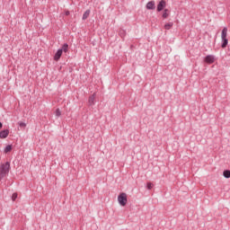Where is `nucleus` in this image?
I'll use <instances>...</instances> for the list:
<instances>
[{"instance_id": "1", "label": "nucleus", "mask_w": 230, "mask_h": 230, "mask_svg": "<svg viewBox=\"0 0 230 230\" xmlns=\"http://www.w3.org/2000/svg\"><path fill=\"white\" fill-rule=\"evenodd\" d=\"M10 172V163L6 162L0 165V179H4Z\"/></svg>"}, {"instance_id": "2", "label": "nucleus", "mask_w": 230, "mask_h": 230, "mask_svg": "<svg viewBox=\"0 0 230 230\" xmlns=\"http://www.w3.org/2000/svg\"><path fill=\"white\" fill-rule=\"evenodd\" d=\"M118 202L120 206H127V202H128V199H127V193L125 192H121L119 197H118Z\"/></svg>"}, {"instance_id": "3", "label": "nucleus", "mask_w": 230, "mask_h": 230, "mask_svg": "<svg viewBox=\"0 0 230 230\" xmlns=\"http://www.w3.org/2000/svg\"><path fill=\"white\" fill-rule=\"evenodd\" d=\"M164 8H166V1L161 0L157 4V12H162Z\"/></svg>"}, {"instance_id": "4", "label": "nucleus", "mask_w": 230, "mask_h": 230, "mask_svg": "<svg viewBox=\"0 0 230 230\" xmlns=\"http://www.w3.org/2000/svg\"><path fill=\"white\" fill-rule=\"evenodd\" d=\"M206 64H215V56L208 55L205 58Z\"/></svg>"}, {"instance_id": "5", "label": "nucleus", "mask_w": 230, "mask_h": 230, "mask_svg": "<svg viewBox=\"0 0 230 230\" xmlns=\"http://www.w3.org/2000/svg\"><path fill=\"white\" fill-rule=\"evenodd\" d=\"M8 134H10L8 129L0 131V139H6V137H8Z\"/></svg>"}, {"instance_id": "6", "label": "nucleus", "mask_w": 230, "mask_h": 230, "mask_svg": "<svg viewBox=\"0 0 230 230\" xmlns=\"http://www.w3.org/2000/svg\"><path fill=\"white\" fill-rule=\"evenodd\" d=\"M62 49H58L57 52H56V54H55V56H54V60L56 61V62H58V60H60V57H62Z\"/></svg>"}, {"instance_id": "7", "label": "nucleus", "mask_w": 230, "mask_h": 230, "mask_svg": "<svg viewBox=\"0 0 230 230\" xmlns=\"http://www.w3.org/2000/svg\"><path fill=\"white\" fill-rule=\"evenodd\" d=\"M146 8L147 10H155V1L148 2L146 4Z\"/></svg>"}, {"instance_id": "8", "label": "nucleus", "mask_w": 230, "mask_h": 230, "mask_svg": "<svg viewBox=\"0 0 230 230\" xmlns=\"http://www.w3.org/2000/svg\"><path fill=\"white\" fill-rule=\"evenodd\" d=\"M95 100H96V94L93 93L92 96L89 97V100H88L89 105H94Z\"/></svg>"}, {"instance_id": "9", "label": "nucleus", "mask_w": 230, "mask_h": 230, "mask_svg": "<svg viewBox=\"0 0 230 230\" xmlns=\"http://www.w3.org/2000/svg\"><path fill=\"white\" fill-rule=\"evenodd\" d=\"M221 39H227V27H224L222 30Z\"/></svg>"}, {"instance_id": "10", "label": "nucleus", "mask_w": 230, "mask_h": 230, "mask_svg": "<svg viewBox=\"0 0 230 230\" xmlns=\"http://www.w3.org/2000/svg\"><path fill=\"white\" fill-rule=\"evenodd\" d=\"M222 40H223V43H222V45H221V48H227V44H228V42H229V40H227V38H225V39H222Z\"/></svg>"}, {"instance_id": "11", "label": "nucleus", "mask_w": 230, "mask_h": 230, "mask_svg": "<svg viewBox=\"0 0 230 230\" xmlns=\"http://www.w3.org/2000/svg\"><path fill=\"white\" fill-rule=\"evenodd\" d=\"M90 14H91V11H90V10H87V11L83 14V21H85V19H87Z\"/></svg>"}, {"instance_id": "12", "label": "nucleus", "mask_w": 230, "mask_h": 230, "mask_svg": "<svg viewBox=\"0 0 230 230\" xmlns=\"http://www.w3.org/2000/svg\"><path fill=\"white\" fill-rule=\"evenodd\" d=\"M169 15H170V13H169L168 9H164V13H163L164 19H168Z\"/></svg>"}, {"instance_id": "13", "label": "nucleus", "mask_w": 230, "mask_h": 230, "mask_svg": "<svg viewBox=\"0 0 230 230\" xmlns=\"http://www.w3.org/2000/svg\"><path fill=\"white\" fill-rule=\"evenodd\" d=\"M173 26V22H169L164 25V30H171Z\"/></svg>"}, {"instance_id": "14", "label": "nucleus", "mask_w": 230, "mask_h": 230, "mask_svg": "<svg viewBox=\"0 0 230 230\" xmlns=\"http://www.w3.org/2000/svg\"><path fill=\"white\" fill-rule=\"evenodd\" d=\"M68 48H69V45H67V44H64L63 46H62V53H67V49H68Z\"/></svg>"}, {"instance_id": "15", "label": "nucleus", "mask_w": 230, "mask_h": 230, "mask_svg": "<svg viewBox=\"0 0 230 230\" xmlns=\"http://www.w3.org/2000/svg\"><path fill=\"white\" fill-rule=\"evenodd\" d=\"M223 175L224 177H226V179H230V171L229 170L224 171Z\"/></svg>"}, {"instance_id": "16", "label": "nucleus", "mask_w": 230, "mask_h": 230, "mask_svg": "<svg viewBox=\"0 0 230 230\" xmlns=\"http://www.w3.org/2000/svg\"><path fill=\"white\" fill-rule=\"evenodd\" d=\"M8 152H12V146L10 145L4 148V154H8Z\"/></svg>"}, {"instance_id": "17", "label": "nucleus", "mask_w": 230, "mask_h": 230, "mask_svg": "<svg viewBox=\"0 0 230 230\" xmlns=\"http://www.w3.org/2000/svg\"><path fill=\"white\" fill-rule=\"evenodd\" d=\"M56 116L57 118H60V116H62V112L60 111V109L56 110Z\"/></svg>"}, {"instance_id": "18", "label": "nucleus", "mask_w": 230, "mask_h": 230, "mask_svg": "<svg viewBox=\"0 0 230 230\" xmlns=\"http://www.w3.org/2000/svg\"><path fill=\"white\" fill-rule=\"evenodd\" d=\"M154 188V183L148 182L147 183V190H152Z\"/></svg>"}, {"instance_id": "19", "label": "nucleus", "mask_w": 230, "mask_h": 230, "mask_svg": "<svg viewBox=\"0 0 230 230\" xmlns=\"http://www.w3.org/2000/svg\"><path fill=\"white\" fill-rule=\"evenodd\" d=\"M19 126L22 127V128H25L26 123H24V122H19Z\"/></svg>"}, {"instance_id": "20", "label": "nucleus", "mask_w": 230, "mask_h": 230, "mask_svg": "<svg viewBox=\"0 0 230 230\" xmlns=\"http://www.w3.org/2000/svg\"><path fill=\"white\" fill-rule=\"evenodd\" d=\"M17 199V193H13L12 195V200H15Z\"/></svg>"}, {"instance_id": "21", "label": "nucleus", "mask_w": 230, "mask_h": 230, "mask_svg": "<svg viewBox=\"0 0 230 230\" xmlns=\"http://www.w3.org/2000/svg\"><path fill=\"white\" fill-rule=\"evenodd\" d=\"M3 128V123L0 122V129Z\"/></svg>"}, {"instance_id": "22", "label": "nucleus", "mask_w": 230, "mask_h": 230, "mask_svg": "<svg viewBox=\"0 0 230 230\" xmlns=\"http://www.w3.org/2000/svg\"><path fill=\"white\" fill-rule=\"evenodd\" d=\"M65 13L66 15H69V11H66Z\"/></svg>"}]
</instances>
